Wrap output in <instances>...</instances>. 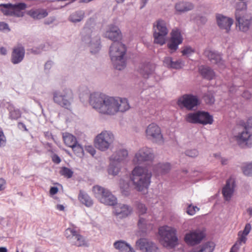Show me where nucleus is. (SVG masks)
<instances>
[{
	"mask_svg": "<svg viewBox=\"0 0 252 252\" xmlns=\"http://www.w3.org/2000/svg\"><path fill=\"white\" fill-rule=\"evenodd\" d=\"M185 155L190 158H194L199 155V152L197 149H188L185 152Z\"/></svg>",
	"mask_w": 252,
	"mask_h": 252,
	"instance_id": "de8ad7c7",
	"label": "nucleus"
},
{
	"mask_svg": "<svg viewBox=\"0 0 252 252\" xmlns=\"http://www.w3.org/2000/svg\"><path fill=\"white\" fill-rule=\"evenodd\" d=\"M48 43H43L37 46H34L31 49V52L34 55L41 54L43 51H46L48 49Z\"/></svg>",
	"mask_w": 252,
	"mask_h": 252,
	"instance_id": "58836bf2",
	"label": "nucleus"
},
{
	"mask_svg": "<svg viewBox=\"0 0 252 252\" xmlns=\"http://www.w3.org/2000/svg\"><path fill=\"white\" fill-rule=\"evenodd\" d=\"M105 36L113 42H120L122 38V34L119 28L112 24L109 25L105 33Z\"/></svg>",
	"mask_w": 252,
	"mask_h": 252,
	"instance_id": "412c9836",
	"label": "nucleus"
},
{
	"mask_svg": "<svg viewBox=\"0 0 252 252\" xmlns=\"http://www.w3.org/2000/svg\"><path fill=\"white\" fill-rule=\"evenodd\" d=\"M53 101L58 105L68 109L72 99V93L70 90L65 89L62 92L55 91L53 92Z\"/></svg>",
	"mask_w": 252,
	"mask_h": 252,
	"instance_id": "9b49d317",
	"label": "nucleus"
},
{
	"mask_svg": "<svg viewBox=\"0 0 252 252\" xmlns=\"http://www.w3.org/2000/svg\"><path fill=\"white\" fill-rule=\"evenodd\" d=\"M217 23L221 29H224L228 32L233 24V20L229 17H217Z\"/></svg>",
	"mask_w": 252,
	"mask_h": 252,
	"instance_id": "cd10ccee",
	"label": "nucleus"
},
{
	"mask_svg": "<svg viewBox=\"0 0 252 252\" xmlns=\"http://www.w3.org/2000/svg\"><path fill=\"white\" fill-rule=\"evenodd\" d=\"M177 104L181 108H185L188 110H192L200 104V102L196 96L186 94L178 99Z\"/></svg>",
	"mask_w": 252,
	"mask_h": 252,
	"instance_id": "f8f14e48",
	"label": "nucleus"
},
{
	"mask_svg": "<svg viewBox=\"0 0 252 252\" xmlns=\"http://www.w3.org/2000/svg\"><path fill=\"white\" fill-rule=\"evenodd\" d=\"M168 32L166 24L162 20H158L154 25V43L162 45L165 43V38Z\"/></svg>",
	"mask_w": 252,
	"mask_h": 252,
	"instance_id": "9d476101",
	"label": "nucleus"
},
{
	"mask_svg": "<svg viewBox=\"0 0 252 252\" xmlns=\"http://www.w3.org/2000/svg\"><path fill=\"white\" fill-rule=\"evenodd\" d=\"M114 140V136L110 131H102L94 139L95 147L101 151L108 150Z\"/></svg>",
	"mask_w": 252,
	"mask_h": 252,
	"instance_id": "0eeeda50",
	"label": "nucleus"
},
{
	"mask_svg": "<svg viewBox=\"0 0 252 252\" xmlns=\"http://www.w3.org/2000/svg\"><path fill=\"white\" fill-rule=\"evenodd\" d=\"M25 50L21 44H18L13 48L10 61L13 64H17L23 61L25 57Z\"/></svg>",
	"mask_w": 252,
	"mask_h": 252,
	"instance_id": "aec40b11",
	"label": "nucleus"
},
{
	"mask_svg": "<svg viewBox=\"0 0 252 252\" xmlns=\"http://www.w3.org/2000/svg\"><path fill=\"white\" fill-rule=\"evenodd\" d=\"M155 69L154 64L145 62L142 63L139 66L138 71L145 78H148L153 74Z\"/></svg>",
	"mask_w": 252,
	"mask_h": 252,
	"instance_id": "5701e85b",
	"label": "nucleus"
},
{
	"mask_svg": "<svg viewBox=\"0 0 252 252\" xmlns=\"http://www.w3.org/2000/svg\"><path fill=\"white\" fill-rule=\"evenodd\" d=\"M73 151L75 152L78 156L82 154L83 153V148L82 145L78 144L77 142V144H74L73 146L71 147Z\"/></svg>",
	"mask_w": 252,
	"mask_h": 252,
	"instance_id": "8fccbe9b",
	"label": "nucleus"
},
{
	"mask_svg": "<svg viewBox=\"0 0 252 252\" xmlns=\"http://www.w3.org/2000/svg\"><path fill=\"white\" fill-rule=\"evenodd\" d=\"M128 156V152L125 149L117 150L110 157V164L108 169L109 174L117 175L120 172L122 165Z\"/></svg>",
	"mask_w": 252,
	"mask_h": 252,
	"instance_id": "39448f33",
	"label": "nucleus"
},
{
	"mask_svg": "<svg viewBox=\"0 0 252 252\" xmlns=\"http://www.w3.org/2000/svg\"><path fill=\"white\" fill-rule=\"evenodd\" d=\"M147 224V220L145 219L140 217L138 222V226L139 228L141 229V231H144L146 229Z\"/></svg>",
	"mask_w": 252,
	"mask_h": 252,
	"instance_id": "49530a36",
	"label": "nucleus"
},
{
	"mask_svg": "<svg viewBox=\"0 0 252 252\" xmlns=\"http://www.w3.org/2000/svg\"><path fill=\"white\" fill-rule=\"evenodd\" d=\"M126 51V46L121 42H113L110 47L109 55L114 67L119 70L126 66L125 55Z\"/></svg>",
	"mask_w": 252,
	"mask_h": 252,
	"instance_id": "20e7f679",
	"label": "nucleus"
},
{
	"mask_svg": "<svg viewBox=\"0 0 252 252\" xmlns=\"http://www.w3.org/2000/svg\"><path fill=\"white\" fill-rule=\"evenodd\" d=\"M242 96L246 99H250L252 97V94L249 91H245L242 94Z\"/></svg>",
	"mask_w": 252,
	"mask_h": 252,
	"instance_id": "69168bd1",
	"label": "nucleus"
},
{
	"mask_svg": "<svg viewBox=\"0 0 252 252\" xmlns=\"http://www.w3.org/2000/svg\"><path fill=\"white\" fill-rule=\"evenodd\" d=\"M93 191L96 197L99 198L101 203L109 206H115L117 204V198L108 189L95 186L93 188Z\"/></svg>",
	"mask_w": 252,
	"mask_h": 252,
	"instance_id": "1a4fd4ad",
	"label": "nucleus"
},
{
	"mask_svg": "<svg viewBox=\"0 0 252 252\" xmlns=\"http://www.w3.org/2000/svg\"><path fill=\"white\" fill-rule=\"evenodd\" d=\"M94 19L91 17L86 22L81 32L82 40L89 45L92 54L97 53L100 49V38L98 32L94 28Z\"/></svg>",
	"mask_w": 252,
	"mask_h": 252,
	"instance_id": "f257e3e1",
	"label": "nucleus"
},
{
	"mask_svg": "<svg viewBox=\"0 0 252 252\" xmlns=\"http://www.w3.org/2000/svg\"><path fill=\"white\" fill-rule=\"evenodd\" d=\"M204 99L206 103L212 104L215 102V98L212 94H207L204 96Z\"/></svg>",
	"mask_w": 252,
	"mask_h": 252,
	"instance_id": "3c124183",
	"label": "nucleus"
},
{
	"mask_svg": "<svg viewBox=\"0 0 252 252\" xmlns=\"http://www.w3.org/2000/svg\"><path fill=\"white\" fill-rule=\"evenodd\" d=\"M171 169V165L168 162L159 163L153 168V171L157 175H163L167 173Z\"/></svg>",
	"mask_w": 252,
	"mask_h": 252,
	"instance_id": "c756f323",
	"label": "nucleus"
},
{
	"mask_svg": "<svg viewBox=\"0 0 252 252\" xmlns=\"http://www.w3.org/2000/svg\"><path fill=\"white\" fill-rule=\"evenodd\" d=\"M71 243L77 247L87 246L85 237L80 235L78 232L76 233Z\"/></svg>",
	"mask_w": 252,
	"mask_h": 252,
	"instance_id": "e433bc0d",
	"label": "nucleus"
},
{
	"mask_svg": "<svg viewBox=\"0 0 252 252\" xmlns=\"http://www.w3.org/2000/svg\"><path fill=\"white\" fill-rule=\"evenodd\" d=\"M63 138L65 144L69 147H71L74 144H77L76 138L70 133L67 132L63 133Z\"/></svg>",
	"mask_w": 252,
	"mask_h": 252,
	"instance_id": "c9c22d12",
	"label": "nucleus"
},
{
	"mask_svg": "<svg viewBox=\"0 0 252 252\" xmlns=\"http://www.w3.org/2000/svg\"><path fill=\"white\" fill-rule=\"evenodd\" d=\"M234 187L235 183L233 180L231 179H228L222 190V193L225 200L228 201L230 199L234 192Z\"/></svg>",
	"mask_w": 252,
	"mask_h": 252,
	"instance_id": "a878e982",
	"label": "nucleus"
},
{
	"mask_svg": "<svg viewBox=\"0 0 252 252\" xmlns=\"http://www.w3.org/2000/svg\"><path fill=\"white\" fill-rule=\"evenodd\" d=\"M27 7V4L24 2L0 4V10L6 16H24L23 11Z\"/></svg>",
	"mask_w": 252,
	"mask_h": 252,
	"instance_id": "6e6552de",
	"label": "nucleus"
},
{
	"mask_svg": "<svg viewBox=\"0 0 252 252\" xmlns=\"http://www.w3.org/2000/svg\"><path fill=\"white\" fill-rule=\"evenodd\" d=\"M183 41V37L179 29H174L171 32V37L168 41L167 46L170 50V53H172L176 51L178 49L179 45Z\"/></svg>",
	"mask_w": 252,
	"mask_h": 252,
	"instance_id": "4468645a",
	"label": "nucleus"
},
{
	"mask_svg": "<svg viewBox=\"0 0 252 252\" xmlns=\"http://www.w3.org/2000/svg\"><path fill=\"white\" fill-rule=\"evenodd\" d=\"M77 233L74 228H68L64 232V235L71 242Z\"/></svg>",
	"mask_w": 252,
	"mask_h": 252,
	"instance_id": "37998d69",
	"label": "nucleus"
},
{
	"mask_svg": "<svg viewBox=\"0 0 252 252\" xmlns=\"http://www.w3.org/2000/svg\"><path fill=\"white\" fill-rule=\"evenodd\" d=\"M6 139L2 129L0 128V147H4L6 145Z\"/></svg>",
	"mask_w": 252,
	"mask_h": 252,
	"instance_id": "864d4df0",
	"label": "nucleus"
},
{
	"mask_svg": "<svg viewBox=\"0 0 252 252\" xmlns=\"http://www.w3.org/2000/svg\"><path fill=\"white\" fill-rule=\"evenodd\" d=\"M78 199L81 203L87 207H91L93 205L92 199L86 192L83 190H80Z\"/></svg>",
	"mask_w": 252,
	"mask_h": 252,
	"instance_id": "473e14b6",
	"label": "nucleus"
},
{
	"mask_svg": "<svg viewBox=\"0 0 252 252\" xmlns=\"http://www.w3.org/2000/svg\"><path fill=\"white\" fill-rule=\"evenodd\" d=\"M158 232L165 246L174 248L177 245L178 238L176 229L168 226H163L159 228Z\"/></svg>",
	"mask_w": 252,
	"mask_h": 252,
	"instance_id": "423d86ee",
	"label": "nucleus"
},
{
	"mask_svg": "<svg viewBox=\"0 0 252 252\" xmlns=\"http://www.w3.org/2000/svg\"><path fill=\"white\" fill-rule=\"evenodd\" d=\"M60 174L65 177L70 178L73 174V172L67 167H62L60 171Z\"/></svg>",
	"mask_w": 252,
	"mask_h": 252,
	"instance_id": "c03bdc74",
	"label": "nucleus"
},
{
	"mask_svg": "<svg viewBox=\"0 0 252 252\" xmlns=\"http://www.w3.org/2000/svg\"><path fill=\"white\" fill-rule=\"evenodd\" d=\"M186 121L192 124H198V111L190 112L185 117Z\"/></svg>",
	"mask_w": 252,
	"mask_h": 252,
	"instance_id": "4c0bfd02",
	"label": "nucleus"
},
{
	"mask_svg": "<svg viewBox=\"0 0 252 252\" xmlns=\"http://www.w3.org/2000/svg\"><path fill=\"white\" fill-rule=\"evenodd\" d=\"M154 157L153 150L151 148L144 147L139 149L135 154L133 160L138 164H141L144 161L153 160Z\"/></svg>",
	"mask_w": 252,
	"mask_h": 252,
	"instance_id": "dca6fc26",
	"label": "nucleus"
},
{
	"mask_svg": "<svg viewBox=\"0 0 252 252\" xmlns=\"http://www.w3.org/2000/svg\"><path fill=\"white\" fill-rule=\"evenodd\" d=\"M86 150L92 156H94L95 154V150L92 146H87L85 147Z\"/></svg>",
	"mask_w": 252,
	"mask_h": 252,
	"instance_id": "052dcab7",
	"label": "nucleus"
},
{
	"mask_svg": "<svg viewBox=\"0 0 252 252\" xmlns=\"http://www.w3.org/2000/svg\"><path fill=\"white\" fill-rule=\"evenodd\" d=\"M58 188L56 187H52L50 189V193L51 195H54L56 194L58 191Z\"/></svg>",
	"mask_w": 252,
	"mask_h": 252,
	"instance_id": "774afa93",
	"label": "nucleus"
},
{
	"mask_svg": "<svg viewBox=\"0 0 252 252\" xmlns=\"http://www.w3.org/2000/svg\"><path fill=\"white\" fill-rule=\"evenodd\" d=\"M53 64V62L51 61H47L44 65V69L47 71H49L50 69L51 68L52 65Z\"/></svg>",
	"mask_w": 252,
	"mask_h": 252,
	"instance_id": "0e129e2a",
	"label": "nucleus"
},
{
	"mask_svg": "<svg viewBox=\"0 0 252 252\" xmlns=\"http://www.w3.org/2000/svg\"><path fill=\"white\" fill-rule=\"evenodd\" d=\"M238 235L239 236V242L240 244L243 243H245L247 241V235H244V233H242L241 232L239 231L238 232Z\"/></svg>",
	"mask_w": 252,
	"mask_h": 252,
	"instance_id": "6e6d98bb",
	"label": "nucleus"
},
{
	"mask_svg": "<svg viewBox=\"0 0 252 252\" xmlns=\"http://www.w3.org/2000/svg\"><path fill=\"white\" fill-rule=\"evenodd\" d=\"M10 31L7 24L5 22H0V31L6 33Z\"/></svg>",
	"mask_w": 252,
	"mask_h": 252,
	"instance_id": "5fc2aeb1",
	"label": "nucleus"
},
{
	"mask_svg": "<svg viewBox=\"0 0 252 252\" xmlns=\"http://www.w3.org/2000/svg\"><path fill=\"white\" fill-rule=\"evenodd\" d=\"M106 96L104 94L98 92L92 93L90 95V104L94 109L100 113Z\"/></svg>",
	"mask_w": 252,
	"mask_h": 252,
	"instance_id": "6ab92c4d",
	"label": "nucleus"
},
{
	"mask_svg": "<svg viewBox=\"0 0 252 252\" xmlns=\"http://www.w3.org/2000/svg\"><path fill=\"white\" fill-rule=\"evenodd\" d=\"M245 129L248 130L249 129H252V117L248 119L246 124L245 126Z\"/></svg>",
	"mask_w": 252,
	"mask_h": 252,
	"instance_id": "680f3d73",
	"label": "nucleus"
},
{
	"mask_svg": "<svg viewBox=\"0 0 252 252\" xmlns=\"http://www.w3.org/2000/svg\"><path fill=\"white\" fill-rule=\"evenodd\" d=\"M204 237L205 235L202 231L196 230L187 233L184 239L187 244L193 246L200 243Z\"/></svg>",
	"mask_w": 252,
	"mask_h": 252,
	"instance_id": "a211bd4d",
	"label": "nucleus"
},
{
	"mask_svg": "<svg viewBox=\"0 0 252 252\" xmlns=\"http://www.w3.org/2000/svg\"><path fill=\"white\" fill-rule=\"evenodd\" d=\"M236 27L243 32H247L251 24L252 17H236Z\"/></svg>",
	"mask_w": 252,
	"mask_h": 252,
	"instance_id": "b1692460",
	"label": "nucleus"
},
{
	"mask_svg": "<svg viewBox=\"0 0 252 252\" xmlns=\"http://www.w3.org/2000/svg\"><path fill=\"white\" fill-rule=\"evenodd\" d=\"M235 139L239 146L242 148H250L252 147V134L246 129L239 132L235 136Z\"/></svg>",
	"mask_w": 252,
	"mask_h": 252,
	"instance_id": "f3484780",
	"label": "nucleus"
},
{
	"mask_svg": "<svg viewBox=\"0 0 252 252\" xmlns=\"http://www.w3.org/2000/svg\"><path fill=\"white\" fill-rule=\"evenodd\" d=\"M214 121L213 117L208 112L198 110V124L211 125Z\"/></svg>",
	"mask_w": 252,
	"mask_h": 252,
	"instance_id": "c85d7f7f",
	"label": "nucleus"
},
{
	"mask_svg": "<svg viewBox=\"0 0 252 252\" xmlns=\"http://www.w3.org/2000/svg\"><path fill=\"white\" fill-rule=\"evenodd\" d=\"M129 244L123 240H119L114 243V247L116 249L121 252H126L129 247Z\"/></svg>",
	"mask_w": 252,
	"mask_h": 252,
	"instance_id": "a19ab883",
	"label": "nucleus"
},
{
	"mask_svg": "<svg viewBox=\"0 0 252 252\" xmlns=\"http://www.w3.org/2000/svg\"><path fill=\"white\" fill-rule=\"evenodd\" d=\"M152 173L146 167L136 166L132 171L130 180L137 191H142L148 188L151 183Z\"/></svg>",
	"mask_w": 252,
	"mask_h": 252,
	"instance_id": "7ed1b4c3",
	"label": "nucleus"
},
{
	"mask_svg": "<svg viewBox=\"0 0 252 252\" xmlns=\"http://www.w3.org/2000/svg\"><path fill=\"white\" fill-rule=\"evenodd\" d=\"M195 208H197V210H199V208L196 206H192L191 205H189L187 208V213L190 215H193L196 212Z\"/></svg>",
	"mask_w": 252,
	"mask_h": 252,
	"instance_id": "13d9d810",
	"label": "nucleus"
},
{
	"mask_svg": "<svg viewBox=\"0 0 252 252\" xmlns=\"http://www.w3.org/2000/svg\"><path fill=\"white\" fill-rule=\"evenodd\" d=\"M183 55L190 56L195 52V49L189 46H186L181 51Z\"/></svg>",
	"mask_w": 252,
	"mask_h": 252,
	"instance_id": "a18cd8bd",
	"label": "nucleus"
},
{
	"mask_svg": "<svg viewBox=\"0 0 252 252\" xmlns=\"http://www.w3.org/2000/svg\"><path fill=\"white\" fill-rule=\"evenodd\" d=\"M52 160L53 162L59 164L61 162V159L56 154H54L52 156Z\"/></svg>",
	"mask_w": 252,
	"mask_h": 252,
	"instance_id": "e2e57ef3",
	"label": "nucleus"
},
{
	"mask_svg": "<svg viewBox=\"0 0 252 252\" xmlns=\"http://www.w3.org/2000/svg\"><path fill=\"white\" fill-rule=\"evenodd\" d=\"M55 20L54 17H48V19H46L44 21V23L45 25H50L53 23Z\"/></svg>",
	"mask_w": 252,
	"mask_h": 252,
	"instance_id": "338daca9",
	"label": "nucleus"
},
{
	"mask_svg": "<svg viewBox=\"0 0 252 252\" xmlns=\"http://www.w3.org/2000/svg\"><path fill=\"white\" fill-rule=\"evenodd\" d=\"M120 187L121 192L123 195L128 196L130 195L131 188L127 181L121 179L120 180Z\"/></svg>",
	"mask_w": 252,
	"mask_h": 252,
	"instance_id": "f704fd0d",
	"label": "nucleus"
},
{
	"mask_svg": "<svg viewBox=\"0 0 252 252\" xmlns=\"http://www.w3.org/2000/svg\"><path fill=\"white\" fill-rule=\"evenodd\" d=\"M193 5L190 2H180L175 5V9L177 11L181 12H187L192 10Z\"/></svg>",
	"mask_w": 252,
	"mask_h": 252,
	"instance_id": "72a5a7b5",
	"label": "nucleus"
},
{
	"mask_svg": "<svg viewBox=\"0 0 252 252\" xmlns=\"http://www.w3.org/2000/svg\"><path fill=\"white\" fill-rule=\"evenodd\" d=\"M251 225L250 223H247L245 225V228L243 231H240L242 233H244V235H248L250 232L251 230Z\"/></svg>",
	"mask_w": 252,
	"mask_h": 252,
	"instance_id": "4d7b16f0",
	"label": "nucleus"
},
{
	"mask_svg": "<svg viewBox=\"0 0 252 252\" xmlns=\"http://www.w3.org/2000/svg\"><path fill=\"white\" fill-rule=\"evenodd\" d=\"M83 17H69V21L74 24L80 22L82 20Z\"/></svg>",
	"mask_w": 252,
	"mask_h": 252,
	"instance_id": "bf43d9fd",
	"label": "nucleus"
},
{
	"mask_svg": "<svg viewBox=\"0 0 252 252\" xmlns=\"http://www.w3.org/2000/svg\"><path fill=\"white\" fill-rule=\"evenodd\" d=\"M94 14V10L92 9H87L85 11L80 10L77 11L75 16H89Z\"/></svg>",
	"mask_w": 252,
	"mask_h": 252,
	"instance_id": "09e8293b",
	"label": "nucleus"
},
{
	"mask_svg": "<svg viewBox=\"0 0 252 252\" xmlns=\"http://www.w3.org/2000/svg\"><path fill=\"white\" fill-rule=\"evenodd\" d=\"M204 55L212 63L217 64L219 66L223 68L224 63L222 60L220 54L219 53L206 49L204 51Z\"/></svg>",
	"mask_w": 252,
	"mask_h": 252,
	"instance_id": "4be33fe9",
	"label": "nucleus"
},
{
	"mask_svg": "<svg viewBox=\"0 0 252 252\" xmlns=\"http://www.w3.org/2000/svg\"><path fill=\"white\" fill-rule=\"evenodd\" d=\"M135 245L137 249L142 252H160L156 244L146 238L138 239Z\"/></svg>",
	"mask_w": 252,
	"mask_h": 252,
	"instance_id": "2eb2a0df",
	"label": "nucleus"
},
{
	"mask_svg": "<svg viewBox=\"0 0 252 252\" xmlns=\"http://www.w3.org/2000/svg\"><path fill=\"white\" fill-rule=\"evenodd\" d=\"M163 64L169 68L179 69L184 66L185 62L181 59L174 61L171 57H166L164 59Z\"/></svg>",
	"mask_w": 252,
	"mask_h": 252,
	"instance_id": "393cba45",
	"label": "nucleus"
},
{
	"mask_svg": "<svg viewBox=\"0 0 252 252\" xmlns=\"http://www.w3.org/2000/svg\"><path fill=\"white\" fill-rule=\"evenodd\" d=\"M131 208L127 205L116 204L114 213L116 216L120 218H125L128 216L131 212Z\"/></svg>",
	"mask_w": 252,
	"mask_h": 252,
	"instance_id": "bb28decb",
	"label": "nucleus"
},
{
	"mask_svg": "<svg viewBox=\"0 0 252 252\" xmlns=\"http://www.w3.org/2000/svg\"><path fill=\"white\" fill-rule=\"evenodd\" d=\"M146 135L148 139L158 144H161L164 142L160 128L155 123H152L147 126Z\"/></svg>",
	"mask_w": 252,
	"mask_h": 252,
	"instance_id": "ddd939ff",
	"label": "nucleus"
},
{
	"mask_svg": "<svg viewBox=\"0 0 252 252\" xmlns=\"http://www.w3.org/2000/svg\"><path fill=\"white\" fill-rule=\"evenodd\" d=\"M129 108L130 105L126 98L107 96L100 113L114 115L118 112H125Z\"/></svg>",
	"mask_w": 252,
	"mask_h": 252,
	"instance_id": "f03ea898",
	"label": "nucleus"
},
{
	"mask_svg": "<svg viewBox=\"0 0 252 252\" xmlns=\"http://www.w3.org/2000/svg\"><path fill=\"white\" fill-rule=\"evenodd\" d=\"M199 72L203 78L211 80L215 76V72L210 67L201 65L199 67Z\"/></svg>",
	"mask_w": 252,
	"mask_h": 252,
	"instance_id": "7c9ffc66",
	"label": "nucleus"
},
{
	"mask_svg": "<svg viewBox=\"0 0 252 252\" xmlns=\"http://www.w3.org/2000/svg\"><path fill=\"white\" fill-rule=\"evenodd\" d=\"M243 174L246 176H252V161L244 164L242 167Z\"/></svg>",
	"mask_w": 252,
	"mask_h": 252,
	"instance_id": "79ce46f5",
	"label": "nucleus"
},
{
	"mask_svg": "<svg viewBox=\"0 0 252 252\" xmlns=\"http://www.w3.org/2000/svg\"><path fill=\"white\" fill-rule=\"evenodd\" d=\"M137 209L140 215L146 213L147 211V208L145 205L141 203H138L137 204Z\"/></svg>",
	"mask_w": 252,
	"mask_h": 252,
	"instance_id": "603ef678",
	"label": "nucleus"
},
{
	"mask_svg": "<svg viewBox=\"0 0 252 252\" xmlns=\"http://www.w3.org/2000/svg\"><path fill=\"white\" fill-rule=\"evenodd\" d=\"M200 252H213L215 248L213 242H208L199 247Z\"/></svg>",
	"mask_w": 252,
	"mask_h": 252,
	"instance_id": "ea45409f",
	"label": "nucleus"
},
{
	"mask_svg": "<svg viewBox=\"0 0 252 252\" xmlns=\"http://www.w3.org/2000/svg\"><path fill=\"white\" fill-rule=\"evenodd\" d=\"M8 106L6 107L9 112V118L12 120H16L21 116V112L18 109L16 108L14 105L10 103H7Z\"/></svg>",
	"mask_w": 252,
	"mask_h": 252,
	"instance_id": "2f4dec72",
	"label": "nucleus"
}]
</instances>
